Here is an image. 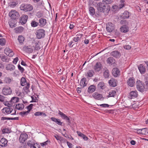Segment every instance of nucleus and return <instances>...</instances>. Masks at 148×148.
<instances>
[{
	"label": "nucleus",
	"mask_w": 148,
	"mask_h": 148,
	"mask_svg": "<svg viewBox=\"0 0 148 148\" xmlns=\"http://www.w3.org/2000/svg\"><path fill=\"white\" fill-rule=\"evenodd\" d=\"M13 110V109L11 107H6L4 108L2 110V112L6 114H9Z\"/></svg>",
	"instance_id": "obj_13"
},
{
	"label": "nucleus",
	"mask_w": 148,
	"mask_h": 148,
	"mask_svg": "<svg viewBox=\"0 0 148 148\" xmlns=\"http://www.w3.org/2000/svg\"><path fill=\"white\" fill-rule=\"evenodd\" d=\"M12 80H13L12 79H11L9 77H6L4 78L3 82L4 83L9 84L11 82Z\"/></svg>",
	"instance_id": "obj_36"
},
{
	"label": "nucleus",
	"mask_w": 148,
	"mask_h": 148,
	"mask_svg": "<svg viewBox=\"0 0 148 148\" xmlns=\"http://www.w3.org/2000/svg\"><path fill=\"white\" fill-rule=\"evenodd\" d=\"M33 142H32L31 141L29 140L27 143V145L31 147L32 145L34 144V143H32Z\"/></svg>",
	"instance_id": "obj_63"
},
{
	"label": "nucleus",
	"mask_w": 148,
	"mask_h": 148,
	"mask_svg": "<svg viewBox=\"0 0 148 148\" xmlns=\"http://www.w3.org/2000/svg\"><path fill=\"white\" fill-rule=\"evenodd\" d=\"M3 93L4 95H10L12 92V90L9 86H5L2 89Z\"/></svg>",
	"instance_id": "obj_7"
},
{
	"label": "nucleus",
	"mask_w": 148,
	"mask_h": 148,
	"mask_svg": "<svg viewBox=\"0 0 148 148\" xmlns=\"http://www.w3.org/2000/svg\"><path fill=\"white\" fill-rule=\"evenodd\" d=\"M34 114L36 116L41 115L42 114L45 116H47L45 113H44L42 112H36L34 113Z\"/></svg>",
	"instance_id": "obj_46"
},
{
	"label": "nucleus",
	"mask_w": 148,
	"mask_h": 148,
	"mask_svg": "<svg viewBox=\"0 0 148 148\" xmlns=\"http://www.w3.org/2000/svg\"><path fill=\"white\" fill-rule=\"evenodd\" d=\"M2 133L5 134L6 133H10V130L9 128H5L1 130Z\"/></svg>",
	"instance_id": "obj_48"
},
{
	"label": "nucleus",
	"mask_w": 148,
	"mask_h": 148,
	"mask_svg": "<svg viewBox=\"0 0 148 148\" xmlns=\"http://www.w3.org/2000/svg\"><path fill=\"white\" fill-rule=\"evenodd\" d=\"M31 26L33 27H37L39 25L38 23L35 21H32L31 23Z\"/></svg>",
	"instance_id": "obj_51"
},
{
	"label": "nucleus",
	"mask_w": 148,
	"mask_h": 148,
	"mask_svg": "<svg viewBox=\"0 0 148 148\" xmlns=\"http://www.w3.org/2000/svg\"><path fill=\"white\" fill-rule=\"evenodd\" d=\"M19 99L17 97H12L10 101L5 102V105L9 107H14L16 103L19 102Z\"/></svg>",
	"instance_id": "obj_3"
},
{
	"label": "nucleus",
	"mask_w": 148,
	"mask_h": 148,
	"mask_svg": "<svg viewBox=\"0 0 148 148\" xmlns=\"http://www.w3.org/2000/svg\"><path fill=\"white\" fill-rule=\"evenodd\" d=\"M125 0H121L120 1V4L119 5L118 7L120 9L122 8L125 5Z\"/></svg>",
	"instance_id": "obj_38"
},
{
	"label": "nucleus",
	"mask_w": 148,
	"mask_h": 148,
	"mask_svg": "<svg viewBox=\"0 0 148 148\" xmlns=\"http://www.w3.org/2000/svg\"><path fill=\"white\" fill-rule=\"evenodd\" d=\"M124 48L125 49L129 50L131 49V47L130 45H125L124 46Z\"/></svg>",
	"instance_id": "obj_62"
},
{
	"label": "nucleus",
	"mask_w": 148,
	"mask_h": 148,
	"mask_svg": "<svg viewBox=\"0 0 148 148\" xmlns=\"http://www.w3.org/2000/svg\"><path fill=\"white\" fill-rule=\"evenodd\" d=\"M94 73H95L93 70H89L87 72L86 75L88 77H91L93 76Z\"/></svg>",
	"instance_id": "obj_33"
},
{
	"label": "nucleus",
	"mask_w": 148,
	"mask_h": 148,
	"mask_svg": "<svg viewBox=\"0 0 148 148\" xmlns=\"http://www.w3.org/2000/svg\"><path fill=\"white\" fill-rule=\"evenodd\" d=\"M97 8L99 12H108L110 10L109 5H106L104 3L101 2L97 4Z\"/></svg>",
	"instance_id": "obj_2"
},
{
	"label": "nucleus",
	"mask_w": 148,
	"mask_h": 148,
	"mask_svg": "<svg viewBox=\"0 0 148 148\" xmlns=\"http://www.w3.org/2000/svg\"><path fill=\"white\" fill-rule=\"evenodd\" d=\"M112 73L115 77H117L120 75V72L118 68H114L112 70Z\"/></svg>",
	"instance_id": "obj_15"
},
{
	"label": "nucleus",
	"mask_w": 148,
	"mask_h": 148,
	"mask_svg": "<svg viewBox=\"0 0 148 148\" xmlns=\"http://www.w3.org/2000/svg\"><path fill=\"white\" fill-rule=\"evenodd\" d=\"M106 29L109 32H112L114 29L115 26L111 23L109 22L106 25Z\"/></svg>",
	"instance_id": "obj_8"
},
{
	"label": "nucleus",
	"mask_w": 148,
	"mask_h": 148,
	"mask_svg": "<svg viewBox=\"0 0 148 148\" xmlns=\"http://www.w3.org/2000/svg\"><path fill=\"white\" fill-rule=\"evenodd\" d=\"M28 16L27 15L25 14H23L21 17L20 20V22L22 25H23L25 24L27 21Z\"/></svg>",
	"instance_id": "obj_11"
},
{
	"label": "nucleus",
	"mask_w": 148,
	"mask_h": 148,
	"mask_svg": "<svg viewBox=\"0 0 148 148\" xmlns=\"http://www.w3.org/2000/svg\"><path fill=\"white\" fill-rule=\"evenodd\" d=\"M134 80V78H130L127 82V83L128 85L131 87L133 86L134 85L135 83Z\"/></svg>",
	"instance_id": "obj_25"
},
{
	"label": "nucleus",
	"mask_w": 148,
	"mask_h": 148,
	"mask_svg": "<svg viewBox=\"0 0 148 148\" xmlns=\"http://www.w3.org/2000/svg\"><path fill=\"white\" fill-rule=\"evenodd\" d=\"M110 54L112 56L116 58H119L121 56V53L117 50L112 52L110 53Z\"/></svg>",
	"instance_id": "obj_16"
},
{
	"label": "nucleus",
	"mask_w": 148,
	"mask_h": 148,
	"mask_svg": "<svg viewBox=\"0 0 148 148\" xmlns=\"http://www.w3.org/2000/svg\"><path fill=\"white\" fill-rule=\"evenodd\" d=\"M138 69L140 73L142 74H144L146 72L145 66L142 64H140L138 66Z\"/></svg>",
	"instance_id": "obj_18"
},
{
	"label": "nucleus",
	"mask_w": 148,
	"mask_h": 148,
	"mask_svg": "<svg viewBox=\"0 0 148 148\" xmlns=\"http://www.w3.org/2000/svg\"><path fill=\"white\" fill-rule=\"evenodd\" d=\"M148 134V129L147 128L142 129L141 134L146 135Z\"/></svg>",
	"instance_id": "obj_49"
},
{
	"label": "nucleus",
	"mask_w": 148,
	"mask_h": 148,
	"mask_svg": "<svg viewBox=\"0 0 148 148\" xmlns=\"http://www.w3.org/2000/svg\"><path fill=\"white\" fill-rule=\"evenodd\" d=\"M30 148H40L39 145L37 144L34 143L31 147Z\"/></svg>",
	"instance_id": "obj_55"
},
{
	"label": "nucleus",
	"mask_w": 148,
	"mask_h": 148,
	"mask_svg": "<svg viewBox=\"0 0 148 148\" xmlns=\"http://www.w3.org/2000/svg\"><path fill=\"white\" fill-rule=\"evenodd\" d=\"M95 86L94 85H91L88 87L87 91L89 93H92L95 91Z\"/></svg>",
	"instance_id": "obj_27"
},
{
	"label": "nucleus",
	"mask_w": 148,
	"mask_h": 148,
	"mask_svg": "<svg viewBox=\"0 0 148 148\" xmlns=\"http://www.w3.org/2000/svg\"><path fill=\"white\" fill-rule=\"evenodd\" d=\"M99 106L100 107L103 108L108 107L109 106V105L107 104H101Z\"/></svg>",
	"instance_id": "obj_60"
},
{
	"label": "nucleus",
	"mask_w": 148,
	"mask_h": 148,
	"mask_svg": "<svg viewBox=\"0 0 148 148\" xmlns=\"http://www.w3.org/2000/svg\"><path fill=\"white\" fill-rule=\"evenodd\" d=\"M93 97L95 99L100 100L103 97L102 95L99 94L97 92L94 93L92 95Z\"/></svg>",
	"instance_id": "obj_22"
},
{
	"label": "nucleus",
	"mask_w": 148,
	"mask_h": 148,
	"mask_svg": "<svg viewBox=\"0 0 148 148\" xmlns=\"http://www.w3.org/2000/svg\"><path fill=\"white\" fill-rule=\"evenodd\" d=\"M43 16L42 13L41 12H38L36 14V16L38 18H40Z\"/></svg>",
	"instance_id": "obj_61"
},
{
	"label": "nucleus",
	"mask_w": 148,
	"mask_h": 148,
	"mask_svg": "<svg viewBox=\"0 0 148 148\" xmlns=\"http://www.w3.org/2000/svg\"><path fill=\"white\" fill-rule=\"evenodd\" d=\"M30 86V84L29 83H28L27 85V86H25L23 87V89L24 90L25 92L27 93L29 92V88Z\"/></svg>",
	"instance_id": "obj_43"
},
{
	"label": "nucleus",
	"mask_w": 148,
	"mask_h": 148,
	"mask_svg": "<svg viewBox=\"0 0 148 148\" xmlns=\"http://www.w3.org/2000/svg\"><path fill=\"white\" fill-rule=\"evenodd\" d=\"M83 36L82 34L77 35L76 36L74 37L73 40L75 42H76L80 40V39Z\"/></svg>",
	"instance_id": "obj_26"
},
{
	"label": "nucleus",
	"mask_w": 148,
	"mask_h": 148,
	"mask_svg": "<svg viewBox=\"0 0 148 148\" xmlns=\"http://www.w3.org/2000/svg\"><path fill=\"white\" fill-rule=\"evenodd\" d=\"M28 83H27V81L25 78L24 77H22L21 80V84L22 86H24L27 85Z\"/></svg>",
	"instance_id": "obj_35"
},
{
	"label": "nucleus",
	"mask_w": 148,
	"mask_h": 148,
	"mask_svg": "<svg viewBox=\"0 0 148 148\" xmlns=\"http://www.w3.org/2000/svg\"><path fill=\"white\" fill-rule=\"evenodd\" d=\"M116 94V92L115 90H112L111 92H109L108 97H114L115 95Z\"/></svg>",
	"instance_id": "obj_47"
},
{
	"label": "nucleus",
	"mask_w": 148,
	"mask_h": 148,
	"mask_svg": "<svg viewBox=\"0 0 148 148\" xmlns=\"http://www.w3.org/2000/svg\"><path fill=\"white\" fill-rule=\"evenodd\" d=\"M101 64L99 62H97L94 66V69L97 72H99L101 70Z\"/></svg>",
	"instance_id": "obj_21"
},
{
	"label": "nucleus",
	"mask_w": 148,
	"mask_h": 148,
	"mask_svg": "<svg viewBox=\"0 0 148 148\" xmlns=\"http://www.w3.org/2000/svg\"><path fill=\"white\" fill-rule=\"evenodd\" d=\"M39 41H38L35 42V49L36 50H38L40 49V47L39 46Z\"/></svg>",
	"instance_id": "obj_50"
},
{
	"label": "nucleus",
	"mask_w": 148,
	"mask_h": 148,
	"mask_svg": "<svg viewBox=\"0 0 148 148\" xmlns=\"http://www.w3.org/2000/svg\"><path fill=\"white\" fill-rule=\"evenodd\" d=\"M8 140L6 139L2 138L0 141V146L1 147H6L8 145Z\"/></svg>",
	"instance_id": "obj_17"
},
{
	"label": "nucleus",
	"mask_w": 148,
	"mask_h": 148,
	"mask_svg": "<svg viewBox=\"0 0 148 148\" xmlns=\"http://www.w3.org/2000/svg\"><path fill=\"white\" fill-rule=\"evenodd\" d=\"M129 27L126 25H123L120 28L121 31L123 33H126L129 31Z\"/></svg>",
	"instance_id": "obj_29"
},
{
	"label": "nucleus",
	"mask_w": 148,
	"mask_h": 148,
	"mask_svg": "<svg viewBox=\"0 0 148 148\" xmlns=\"http://www.w3.org/2000/svg\"><path fill=\"white\" fill-rule=\"evenodd\" d=\"M103 2L107 4H110L112 3L111 0H103Z\"/></svg>",
	"instance_id": "obj_58"
},
{
	"label": "nucleus",
	"mask_w": 148,
	"mask_h": 148,
	"mask_svg": "<svg viewBox=\"0 0 148 148\" xmlns=\"http://www.w3.org/2000/svg\"><path fill=\"white\" fill-rule=\"evenodd\" d=\"M77 132L79 136L82 137L85 140H88V138L87 137L86 135L78 131H77Z\"/></svg>",
	"instance_id": "obj_37"
},
{
	"label": "nucleus",
	"mask_w": 148,
	"mask_h": 148,
	"mask_svg": "<svg viewBox=\"0 0 148 148\" xmlns=\"http://www.w3.org/2000/svg\"><path fill=\"white\" fill-rule=\"evenodd\" d=\"M18 67L19 70L20 71L21 73H23L24 71V69L21 67L20 64H18Z\"/></svg>",
	"instance_id": "obj_57"
},
{
	"label": "nucleus",
	"mask_w": 148,
	"mask_h": 148,
	"mask_svg": "<svg viewBox=\"0 0 148 148\" xmlns=\"http://www.w3.org/2000/svg\"><path fill=\"white\" fill-rule=\"evenodd\" d=\"M9 15L12 19L15 20L18 19L19 16L18 13L15 10H12L10 11Z\"/></svg>",
	"instance_id": "obj_6"
},
{
	"label": "nucleus",
	"mask_w": 148,
	"mask_h": 148,
	"mask_svg": "<svg viewBox=\"0 0 148 148\" xmlns=\"http://www.w3.org/2000/svg\"><path fill=\"white\" fill-rule=\"evenodd\" d=\"M138 92L136 90L132 91L129 94V98L130 99H132L137 97Z\"/></svg>",
	"instance_id": "obj_14"
},
{
	"label": "nucleus",
	"mask_w": 148,
	"mask_h": 148,
	"mask_svg": "<svg viewBox=\"0 0 148 148\" xmlns=\"http://www.w3.org/2000/svg\"><path fill=\"white\" fill-rule=\"evenodd\" d=\"M51 119L53 121L55 122L57 124L60 125H62V123L60 121V120L58 119H56L55 117H52L51 118Z\"/></svg>",
	"instance_id": "obj_30"
},
{
	"label": "nucleus",
	"mask_w": 148,
	"mask_h": 148,
	"mask_svg": "<svg viewBox=\"0 0 148 148\" xmlns=\"http://www.w3.org/2000/svg\"><path fill=\"white\" fill-rule=\"evenodd\" d=\"M103 75L106 78H108L109 76V71L108 69H106L103 73Z\"/></svg>",
	"instance_id": "obj_44"
},
{
	"label": "nucleus",
	"mask_w": 148,
	"mask_h": 148,
	"mask_svg": "<svg viewBox=\"0 0 148 148\" xmlns=\"http://www.w3.org/2000/svg\"><path fill=\"white\" fill-rule=\"evenodd\" d=\"M86 80V78L85 77L83 78L81 80L80 85L81 86H82L83 87L86 86V84L85 83Z\"/></svg>",
	"instance_id": "obj_41"
},
{
	"label": "nucleus",
	"mask_w": 148,
	"mask_h": 148,
	"mask_svg": "<svg viewBox=\"0 0 148 148\" xmlns=\"http://www.w3.org/2000/svg\"><path fill=\"white\" fill-rule=\"evenodd\" d=\"M6 68L7 70H8L12 71L14 70L15 69L14 66L11 64L7 65Z\"/></svg>",
	"instance_id": "obj_40"
},
{
	"label": "nucleus",
	"mask_w": 148,
	"mask_h": 148,
	"mask_svg": "<svg viewBox=\"0 0 148 148\" xmlns=\"http://www.w3.org/2000/svg\"><path fill=\"white\" fill-rule=\"evenodd\" d=\"M104 83L103 82H100L98 84L97 87L99 88L103 89L104 88Z\"/></svg>",
	"instance_id": "obj_45"
},
{
	"label": "nucleus",
	"mask_w": 148,
	"mask_h": 148,
	"mask_svg": "<svg viewBox=\"0 0 148 148\" xmlns=\"http://www.w3.org/2000/svg\"><path fill=\"white\" fill-rule=\"evenodd\" d=\"M18 40L21 44H23L25 40V38L23 36L20 35L18 37Z\"/></svg>",
	"instance_id": "obj_39"
},
{
	"label": "nucleus",
	"mask_w": 148,
	"mask_h": 148,
	"mask_svg": "<svg viewBox=\"0 0 148 148\" xmlns=\"http://www.w3.org/2000/svg\"><path fill=\"white\" fill-rule=\"evenodd\" d=\"M23 29V28L22 27H16L14 28L15 32L16 33H20L22 32Z\"/></svg>",
	"instance_id": "obj_31"
},
{
	"label": "nucleus",
	"mask_w": 148,
	"mask_h": 148,
	"mask_svg": "<svg viewBox=\"0 0 148 148\" xmlns=\"http://www.w3.org/2000/svg\"><path fill=\"white\" fill-rule=\"evenodd\" d=\"M18 60V57H16L15 58L13 61V63L14 64H16L17 61Z\"/></svg>",
	"instance_id": "obj_64"
},
{
	"label": "nucleus",
	"mask_w": 148,
	"mask_h": 148,
	"mask_svg": "<svg viewBox=\"0 0 148 148\" xmlns=\"http://www.w3.org/2000/svg\"><path fill=\"white\" fill-rule=\"evenodd\" d=\"M29 113V111H27L25 112L23 111L22 112H21L20 113V114L22 116H23L25 115H27Z\"/></svg>",
	"instance_id": "obj_56"
},
{
	"label": "nucleus",
	"mask_w": 148,
	"mask_h": 148,
	"mask_svg": "<svg viewBox=\"0 0 148 148\" xmlns=\"http://www.w3.org/2000/svg\"><path fill=\"white\" fill-rule=\"evenodd\" d=\"M35 34L36 37L38 39L44 38L45 36V31L43 29H39L36 30Z\"/></svg>",
	"instance_id": "obj_5"
},
{
	"label": "nucleus",
	"mask_w": 148,
	"mask_h": 148,
	"mask_svg": "<svg viewBox=\"0 0 148 148\" xmlns=\"http://www.w3.org/2000/svg\"><path fill=\"white\" fill-rule=\"evenodd\" d=\"M54 137L58 140L62 141L64 139L63 137L59 136L57 134L54 135Z\"/></svg>",
	"instance_id": "obj_52"
},
{
	"label": "nucleus",
	"mask_w": 148,
	"mask_h": 148,
	"mask_svg": "<svg viewBox=\"0 0 148 148\" xmlns=\"http://www.w3.org/2000/svg\"><path fill=\"white\" fill-rule=\"evenodd\" d=\"M117 81L114 78H111L109 81V83L110 86L115 87L117 86Z\"/></svg>",
	"instance_id": "obj_20"
},
{
	"label": "nucleus",
	"mask_w": 148,
	"mask_h": 148,
	"mask_svg": "<svg viewBox=\"0 0 148 148\" xmlns=\"http://www.w3.org/2000/svg\"><path fill=\"white\" fill-rule=\"evenodd\" d=\"M145 83V86L147 87L146 88H145L144 85L141 82L140 80L137 81L136 82V88L138 90L142 92L147 90H148V78H147Z\"/></svg>",
	"instance_id": "obj_1"
},
{
	"label": "nucleus",
	"mask_w": 148,
	"mask_h": 148,
	"mask_svg": "<svg viewBox=\"0 0 148 148\" xmlns=\"http://www.w3.org/2000/svg\"><path fill=\"white\" fill-rule=\"evenodd\" d=\"M4 53L6 55L10 57H12L14 55V52L9 48H6L5 49Z\"/></svg>",
	"instance_id": "obj_12"
},
{
	"label": "nucleus",
	"mask_w": 148,
	"mask_h": 148,
	"mask_svg": "<svg viewBox=\"0 0 148 148\" xmlns=\"http://www.w3.org/2000/svg\"><path fill=\"white\" fill-rule=\"evenodd\" d=\"M48 142H50V141L49 140H47V141L44 142V143H41V145L43 147L45 146L47 144Z\"/></svg>",
	"instance_id": "obj_59"
},
{
	"label": "nucleus",
	"mask_w": 148,
	"mask_h": 148,
	"mask_svg": "<svg viewBox=\"0 0 148 148\" xmlns=\"http://www.w3.org/2000/svg\"><path fill=\"white\" fill-rule=\"evenodd\" d=\"M47 24V21L46 19L41 18L39 20L38 24L40 26L43 27Z\"/></svg>",
	"instance_id": "obj_19"
},
{
	"label": "nucleus",
	"mask_w": 148,
	"mask_h": 148,
	"mask_svg": "<svg viewBox=\"0 0 148 148\" xmlns=\"http://www.w3.org/2000/svg\"><path fill=\"white\" fill-rule=\"evenodd\" d=\"M33 106V104H30L29 106H27L26 107L27 108L28 110V111H29V112L32 109V107Z\"/></svg>",
	"instance_id": "obj_54"
},
{
	"label": "nucleus",
	"mask_w": 148,
	"mask_h": 148,
	"mask_svg": "<svg viewBox=\"0 0 148 148\" xmlns=\"http://www.w3.org/2000/svg\"><path fill=\"white\" fill-rule=\"evenodd\" d=\"M0 58L3 62H8L9 61V59L8 57L2 54L0 55Z\"/></svg>",
	"instance_id": "obj_28"
},
{
	"label": "nucleus",
	"mask_w": 148,
	"mask_h": 148,
	"mask_svg": "<svg viewBox=\"0 0 148 148\" xmlns=\"http://www.w3.org/2000/svg\"><path fill=\"white\" fill-rule=\"evenodd\" d=\"M89 10L90 14L91 16H93L95 12L94 8L93 7H90L89 8Z\"/></svg>",
	"instance_id": "obj_42"
},
{
	"label": "nucleus",
	"mask_w": 148,
	"mask_h": 148,
	"mask_svg": "<svg viewBox=\"0 0 148 148\" xmlns=\"http://www.w3.org/2000/svg\"><path fill=\"white\" fill-rule=\"evenodd\" d=\"M27 135L26 134H21L19 138V141L20 143H23L27 140Z\"/></svg>",
	"instance_id": "obj_10"
},
{
	"label": "nucleus",
	"mask_w": 148,
	"mask_h": 148,
	"mask_svg": "<svg viewBox=\"0 0 148 148\" xmlns=\"http://www.w3.org/2000/svg\"><path fill=\"white\" fill-rule=\"evenodd\" d=\"M129 16V13L127 11H125L121 16L122 17L123 19L128 18Z\"/></svg>",
	"instance_id": "obj_34"
},
{
	"label": "nucleus",
	"mask_w": 148,
	"mask_h": 148,
	"mask_svg": "<svg viewBox=\"0 0 148 148\" xmlns=\"http://www.w3.org/2000/svg\"><path fill=\"white\" fill-rule=\"evenodd\" d=\"M24 108V105L22 103H18L15 106V108L18 110H21Z\"/></svg>",
	"instance_id": "obj_32"
},
{
	"label": "nucleus",
	"mask_w": 148,
	"mask_h": 148,
	"mask_svg": "<svg viewBox=\"0 0 148 148\" xmlns=\"http://www.w3.org/2000/svg\"><path fill=\"white\" fill-rule=\"evenodd\" d=\"M116 62L115 59L112 57H110L108 58L107 60V63L109 64L112 65L115 63Z\"/></svg>",
	"instance_id": "obj_23"
},
{
	"label": "nucleus",
	"mask_w": 148,
	"mask_h": 148,
	"mask_svg": "<svg viewBox=\"0 0 148 148\" xmlns=\"http://www.w3.org/2000/svg\"><path fill=\"white\" fill-rule=\"evenodd\" d=\"M33 8V7L31 5L24 3L21 4L20 7V9L25 12L31 11Z\"/></svg>",
	"instance_id": "obj_4"
},
{
	"label": "nucleus",
	"mask_w": 148,
	"mask_h": 148,
	"mask_svg": "<svg viewBox=\"0 0 148 148\" xmlns=\"http://www.w3.org/2000/svg\"><path fill=\"white\" fill-rule=\"evenodd\" d=\"M6 41L5 39L3 38L0 39V45L2 46H3L5 45Z\"/></svg>",
	"instance_id": "obj_53"
},
{
	"label": "nucleus",
	"mask_w": 148,
	"mask_h": 148,
	"mask_svg": "<svg viewBox=\"0 0 148 148\" xmlns=\"http://www.w3.org/2000/svg\"><path fill=\"white\" fill-rule=\"evenodd\" d=\"M23 49L24 51L29 53H32L33 51V49L32 48L29 47L28 46H26L23 47Z\"/></svg>",
	"instance_id": "obj_24"
},
{
	"label": "nucleus",
	"mask_w": 148,
	"mask_h": 148,
	"mask_svg": "<svg viewBox=\"0 0 148 148\" xmlns=\"http://www.w3.org/2000/svg\"><path fill=\"white\" fill-rule=\"evenodd\" d=\"M58 114L63 119H64L66 120L67 122L69 123H68V125L70 124L71 121L69 117L59 110L58 111Z\"/></svg>",
	"instance_id": "obj_9"
}]
</instances>
